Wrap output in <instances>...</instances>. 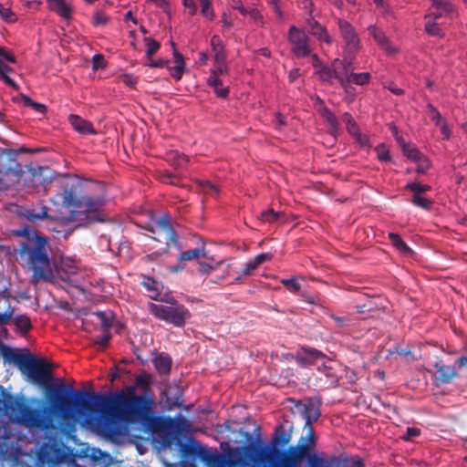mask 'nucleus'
<instances>
[{"instance_id":"1","label":"nucleus","mask_w":467,"mask_h":467,"mask_svg":"<svg viewBox=\"0 0 467 467\" xmlns=\"http://www.w3.org/2000/svg\"><path fill=\"white\" fill-rule=\"evenodd\" d=\"M76 393L80 398L88 396L93 399V402L83 400L80 407L84 410L98 411L100 414L97 425L108 437L120 434L119 423H140L152 434L160 436L163 446H170L175 441V418L154 416L153 400L145 395H137L133 388L110 396L88 391Z\"/></svg>"},{"instance_id":"2","label":"nucleus","mask_w":467,"mask_h":467,"mask_svg":"<svg viewBox=\"0 0 467 467\" xmlns=\"http://www.w3.org/2000/svg\"><path fill=\"white\" fill-rule=\"evenodd\" d=\"M75 391L78 390L64 383L57 385L53 394L49 395L50 408H33L25 400L8 395L5 399V409L19 425L28 430L47 431L55 428L52 415L68 421L76 415L87 417L98 414V411L82 410L80 402L83 400L93 402V399L88 396L80 398Z\"/></svg>"},{"instance_id":"3","label":"nucleus","mask_w":467,"mask_h":467,"mask_svg":"<svg viewBox=\"0 0 467 467\" xmlns=\"http://www.w3.org/2000/svg\"><path fill=\"white\" fill-rule=\"evenodd\" d=\"M14 234L21 237L15 252L21 265L32 272L31 283L36 285L39 281H51L54 275L49 238L29 225L15 230Z\"/></svg>"},{"instance_id":"4","label":"nucleus","mask_w":467,"mask_h":467,"mask_svg":"<svg viewBox=\"0 0 467 467\" xmlns=\"http://www.w3.org/2000/svg\"><path fill=\"white\" fill-rule=\"evenodd\" d=\"M177 449L182 456L177 467H196L197 459L207 467H250V462L243 454L232 456L212 452L208 448L202 446L192 435H190L186 441L177 437Z\"/></svg>"},{"instance_id":"5","label":"nucleus","mask_w":467,"mask_h":467,"mask_svg":"<svg viewBox=\"0 0 467 467\" xmlns=\"http://www.w3.org/2000/svg\"><path fill=\"white\" fill-rule=\"evenodd\" d=\"M1 352L5 361L13 362L29 380L36 383L53 394L57 386L52 385L51 365L44 358H36L32 354L17 353L1 345Z\"/></svg>"},{"instance_id":"6","label":"nucleus","mask_w":467,"mask_h":467,"mask_svg":"<svg viewBox=\"0 0 467 467\" xmlns=\"http://www.w3.org/2000/svg\"><path fill=\"white\" fill-rule=\"evenodd\" d=\"M63 205L71 208L70 218L78 222V226H87L95 222H102L100 212L105 204L103 197H78L72 190L66 189L62 197Z\"/></svg>"},{"instance_id":"7","label":"nucleus","mask_w":467,"mask_h":467,"mask_svg":"<svg viewBox=\"0 0 467 467\" xmlns=\"http://www.w3.org/2000/svg\"><path fill=\"white\" fill-rule=\"evenodd\" d=\"M24 150V148L19 150L0 148V190H7L19 182L23 170L17 157Z\"/></svg>"},{"instance_id":"8","label":"nucleus","mask_w":467,"mask_h":467,"mask_svg":"<svg viewBox=\"0 0 467 467\" xmlns=\"http://www.w3.org/2000/svg\"><path fill=\"white\" fill-rule=\"evenodd\" d=\"M340 35L345 42L344 59L353 60L361 48L360 38L355 27L343 18L337 19Z\"/></svg>"},{"instance_id":"9","label":"nucleus","mask_w":467,"mask_h":467,"mask_svg":"<svg viewBox=\"0 0 467 467\" xmlns=\"http://www.w3.org/2000/svg\"><path fill=\"white\" fill-rule=\"evenodd\" d=\"M152 234V238L158 242L170 244L175 243V231L171 223V218L168 214H163L158 218H152L145 227Z\"/></svg>"},{"instance_id":"10","label":"nucleus","mask_w":467,"mask_h":467,"mask_svg":"<svg viewBox=\"0 0 467 467\" xmlns=\"http://www.w3.org/2000/svg\"><path fill=\"white\" fill-rule=\"evenodd\" d=\"M193 403L185 404L183 394L180 390V387L177 385V408L181 410L177 413V437L182 434H192V422L188 419L189 411L192 409Z\"/></svg>"},{"instance_id":"11","label":"nucleus","mask_w":467,"mask_h":467,"mask_svg":"<svg viewBox=\"0 0 467 467\" xmlns=\"http://www.w3.org/2000/svg\"><path fill=\"white\" fill-rule=\"evenodd\" d=\"M288 40L292 45V52L296 57H306L310 55L308 37L306 33L291 26L288 32Z\"/></svg>"},{"instance_id":"12","label":"nucleus","mask_w":467,"mask_h":467,"mask_svg":"<svg viewBox=\"0 0 467 467\" xmlns=\"http://www.w3.org/2000/svg\"><path fill=\"white\" fill-rule=\"evenodd\" d=\"M346 61L345 59L340 60L336 58L332 61L330 66L325 65L315 74L318 76L323 83L331 85L333 84V79H337L342 86Z\"/></svg>"},{"instance_id":"13","label":"nucleus","mask_w":467,"mask_h":467,"mask_svg":"<svg viewBox=\"0 0 467 467\" xmlns=\"http://www.w3.org/2000/svg\"><path fill=\"white\" fill-rule=\"evenodd\" d=\"M8 63L15 64V56L6 48L0 47V78L4 81L5 85L17 88V83L15 80L16 74L9 67Z\"/></svg>"},{"instance_id":"14","label":"nucleus","mask_w":467,"mask_h":467,"mask_svg":"<svg viewBox=\"0 0 467 467\" xmlns=\"http://www.w3.org/2000/svg\"><path fill=\"white\" fill-rule=\"evenodd\" d=\"M211 47L213 53V60L215 67H217V71H220L221 74L227 73L228 67L226 64L224 45L219 36L214 35L212 36Z\"/></svg>"},{"instance_id":"15","label":"nucleus","mask_w":467,"mask_h":467,"mask_svg":"<svg viewBox=\"0 0 467 467\" xmlns=\"http://www.w3.org/2000/svg\"><path fill=\"white\" fill-rule=\"evenodd\" d=\"M315 109L319 115L325 119L329 127V133L333 136H337L339 132V122L336 115L325 105L324 101L316 97L315 99Z\"/></svg>"},{"instance_id":"16","label":"nucleus","mask_w":467,"mask_h":467,"mask_svg":"<svg viewBox=\"0 0 467 467\" xmlns=\"http://www.w3.org/2000/svg\"><path fill=\"white\" fill-rule=\"evenodd\" d=\"M49 207L43 203H37L25 208L21 212V216L30 223H36L41 220H51L52 216L48 214Z\"/></svg>"},{"instance_id":"17","label":"nucleus","mask_w":467,"mask_h":467,"mask_svg":"<svg viewBox=\"0 0 467 467\" xmlns=\"http://www.w3.org/2000/svg\"><path fill=\"white\" fill-rule=\"evenodd\" d=\"M352 65V60L348 59L345 64L344 78L342 88H346L349 84L358 86H364L369 83L371 75L368 72L354 73L349 72V67Z\"/></svg>"},{"instance_id":"18","label":"nucleus","mask_w":467,"mask_h":467,"mask_svg":"<svg viewBox=\"0 0 467 467\" xmlns=\"http://www.w3.org/2000/svg\"><path fill=\"white\" fill-rule=\"evenodd\" d=\"M150 312L158 317L171 324H175V306L173 304H154L149 306Z\"/></svg>"},{"instance_id":"19","label":"nucleus","mask_w":467,"mask_h":467,"mask_svg":"<svg viewBox=\"0 0 467 467\" xmlns=\"http://www.w3.org/2000/svg\"><path fill=\"white\" fill-rule=\"evenodd\" d=\"M370 35L374 38L375 42L388 54L392 55L398 52V49L392 46L389 38L385 35V33L378 28L376 26H369L368 27Z\"/></svg>"},{"instance_id":"20","label":"nucleus","mask_w":467,"mask_h":467,"mask_svg":"<svg viewBox=\"0 0 467 467\" xmlns=\"http://www.w3.org/2000/svg\"><path fill=\"white\" fill-rule=\"evenodd\" d=\"M313 10L309 11V18H307V25L309 26V33L317 38L319 41H324L326 44L330 45L332 39L326 28V26L319 24L314 19L312 16Z\"/></svg>"},{"instance_id":"21","label":"nucleus","mask_w":467,"mask_h":467,"mask_svg":"<svg viewBox=\"0 0 467 467\" xmlns=\"http://www.w3.org/2000/svg\"><path fill=\"white\" fill-rule=\"evenodd\" d=\"M303 416L305 419L306 426L312 425L313 422L317 421L321 415V401L308 400L304 403Z\"/></svg>"},{"instance_id":"22","label":"nucleus","mask_w":467,"mask_h":467,"mask_svg":"<svg viewBox=\"0 0 467 467\" xmlns=\"http://www.w3.org/2000/svg\"><path fill=\"white\" fill-rule=\"evenodd\" d=\"M68 121L73 129L82 135L96 134L97 131L93 127V124L82 119L80 116L76 114H70L68 116Z\"/></svg>"},{"instance_id":"23","label":"nucleus","mask_w":467,"mask_h":467,"mask_svg":"<svg viewBox=\"0 0 467 467\" xmlns=\"http://www.w3.org/2000/svg\"><path fill=\"white\" fill-rule=\"evenodd\" d=\"M325 355L316 348H303L302 354L296 357V363L301 367H309L318 359H323Z\"/></svg>"},{"instance_id":"24","label":"nucleus","mask_w":467,"mask_h":467,"mask_svg":"<svg viewBox=\"0 0 467 467\" xmlns=\"http://www.w3.org/2000/svg\"><path fill=\"white\" fill-rule=\"evenodd\" d=\"M437 373L438 375L434 379L437 386L449 384L458 377L456 368L451 365H445L444 367H441Z\"/></svg>"},{"instance_id":"25","label":"nucleus","mask_w":467,"mask_h":467,"mask_svg":"<svg viewBox=\"0 0 467 467\" xmlns=\"http://www.w3.org/2000/svg\"><path fill=\"white\" fill-rule=\"evenodd\" d=\"M367 308H368V318H376L379 317L382 313L385 312V306H383V300L379 297L378 298H368L366 300Z\"/></svg>"},{"instance_id":"26","label":"nucleus","mask_w":467,"mask_h":467,"mask_svg":"<svg viewBox=\"0 0 467 467\" xmlns=\"http://www.w3.org/2000/svg\"><path fill=\"white\" fill-rule=\"evenodd\" d=\"M49 7L65 19H69L72 7L65 0H48Z\"/></svg>"},{"instance_id":"27","label":"nucleus","mask_w":467,"mask_h":467,"mask_svg":"<svg viewBox=\"0 0 467 467\" xmlns=\"http://www.w3.org/2000/svg\"><path fill=\"white\" fill-rule=\"evenodd\" d=\"M144 42L146 45V55L149 57V64L151 67H162L164 65V61L155 62L150 57L157 52L160 48V44L150 37H145Z\"/></svg>"},{"instance_id":"28","label":"nucleus","mask_w":467,"mask_h":467,"mask_svg":"<svg viewBox=\"0 0 467 467\" xmlns=\"http://www.w3.org/2000/svg\"><path fill=\"white\" fill-rule=\"evenodd\" d=\"M388 237L391 244L402 254L410 255L413 251L408 244L401 239V237L395 233H389Z\"/></svg>"},{"instance_id":"29","label":"nucleus","mask_w":467,"mask_h":467,"mask_svg":"<svg viewBox=\"0 0 467 467\" xmlns=\"http://www.w3.org/2000/svg\"><path fill=\"white\" fill-rule=\"evenodd\" d=\"M171 358L169 356H165L163 354L157 356L153 359V364L157 371L161 375H165L171 371Z\"/></svg>"},{"instance_id":"30","label":"nucleus","mask_w":467,"mask_h":467,"mask_svg":"<svg viewBox=\"0 0 467 467\" xmlns=\"http://www.w3.org/2000/svg\"><path fill=\"white\" fill-rule=\"evenodd\" d=\"M201 255L205 256V248L203 244L193 249L181 251L180 254H177V257L181 261L191 262L198 259Z\"/></svg>"},{"instance_id":"31","label":"nucleus","mask_w":467,"mask_h":467,"mask_svg":"<svg viewBox=\"0 0 467 467\" xmlns=\"http://www.w3.org/2000/svg\"><path fill=\"white\" fill-rule=\"evenodd\" d=\"M398 142L401 146L404 155L410 160L416 161L421 158L422 154L416 146L406 143L401 138H398Z\"/></svg>"},{"instance_id":"32","label":"nucleus","mask_w":467,"mask_h":467,"mask_svg":"<svg viewBox=\"0 0 467 467\" xmlns=\"http://www.w3.org/2000/svg\"><path fill=\"white\" fill-rule=\"evenodd\" d=\"M285 217L284 213L275 212L273 209H267L260 213L258 218L264 223H275Z\"/></svg>"},{"instance_id":"33","label":"nucleus","mask_w":467,"mask_h":467,"mask_svg":"<svg viewBox=\"0 0 467 467\" xmlns=\"http://www.w3.org/2000/svg\"><path fill=\"white\" fill-rule=\"evenodd\" d=\"M425 32L431 36H438L443 38L445 34L440 27L439 24L435 21L428 20L424 26Z\"/></svg>"},{"instance_id":"34","label":"nucleus","mask_w":467,"mask_h":467,"mask_svg":"<svg viewBox=\"0 0 467 467\" xmlns=\"http://www.w3.org/2000/svg\"><path fill=\"white\" fill-rule=\"evenodd\" d=\"M15 325L23 333H27L32 328L30 318L26 315H19L14 318Z\"/></svg>"},{"instance_id":"35","label":"nucleus","mask_w":467,"mask_h":467,"mask_svg":"<svg viewBox=\"0 0 467 467\" xmlns=\"http://www.w3.org/2000/svg\"><path fill=\"white\" fill-rule=\"evenodd\" d=\"M21 99H22L24 106L32 108L36 113H38L40 115L46 114V112H47L46 105H44L42 103L35 102L30 98H28L26 96H22Z\"/></svg>"},{"instance_id":"36","label":"nucleus","mask_w":467,"mask_h":467,"mask_svg":"<svg viewBox=\"0 0 467 467\" xmlns=\"http://www.w3.org/2000/svg\"><path fill=\"white\" fill-rule=\"evenodd\" d=\"M94 315L99 318L103 330H109L112 327V315L102 311H97Z\"/></svg>"},{"instance_id":"37","label":"nucleus","mask_w":467,"mask_h":467,"mask_svg":"<svg viewBox=\"0 0 467 467\" xmlns=\"http://www.w3.org/2000/svg\"><path fill=\"white\" fill-rule=\"evenodd\" d=\"M191 317L190 311L182 305L177 303V327H183Z\"/></svg>"},{"instance_id":"38","label":"nucleus","mask_w":467,"mask_h":467,"mask_svg":"<svg viewBox=\"0 0 467 467\" xmlns=\"http://www.w3.org/2000/svg\"><path fill=\"white\" fill-rule=\"evenodd\" d=\"M110 17L102 10H97L92 16V25L95 26H106Z\"/></svg>"},{"instance_id":"39","label":"nucleus","mask_w":467,"mask_h":467,"mask_svg":"<svg viewBox=\"0 0 467 467\" xmlns=\"http://www.w3.org/2000/svg\"><path fill=\"white\" fill-rule=\"evenodd\" d=\"M343 121L346 124L347 130L350 135L357 134L359 130L358 125L355 121V119L352 118V116L346 112L342 116Z\"/></svg>"},{"instance_id":"40","label":"nucleus","mask_w":467,"mask_h":467,"mask_svg":"<svg viewBox=\"0 0 467 467\" xmlns=\"http://www.w3.org/2000/svg\"><path fill=\"white\" fill-rule=\"evenodd\" d=\"M201 5V14L202 16L213 20L215 17L213 9L212 7V0H199Z\"/></svg>"},{"instance_id":"41","label":"nucleus","mask_w":467,"mask_h":467,"mask_svg":"<svg viewBox=\"0 0 467 467\" xmlns=\"http://www.w3.org/2000/svg\"><path fill=\"white\" fill-rule=\"evenodd\" d=\"M411 202L415 206L420 207L427 211L431 210L432 207V204H433L432 201H431L425 197H422L420 194H414L411 199Z\"/></svg>"},{"instance_id":"42","label":"nucleus","mask_w":467,"mask_h":467,"mask_svg":"<svg viewBox=\"0 0 467 467\" xmlns=\"http://www.w3.org/2000/svg\"><path fill=\"white\" fill-rule=\"evenodd\" d=\"M432 6L444 13L450 14L454 11V5L447 0H431Z\"/></svg>"},{"instance_id":"43","label":"nucleus","mask_w":467,"mask_h":467,"mask_svg":"<svg viewBox=\"0 0 467 467\" xmlns=\"http://www.w3.org/2000/svg\"><path fill=\"white\" fill-rule=\"evenodd\" d=\"M406 190H410L414 192V194L423 193L431 190V186L427 184H421L416 182H410L405 186Z\"/></svg>"},{"instance_id":"44","label":"nucleus","mask_w":467,"mask_h":467,"mask_svg":"<svg viewBox=\"0 0 467 467\" xmlns=\"http://www.w3.org/2000/svg\"><path fill=\"white\" fill-rule=\"evenodd\" d=\"M111 339V334L109 330H104V333L101 336H98L94 338L93 342L95 345L99 346L100 348H105L109 346V341Z\"/></svg>"},{"instance_id":"45","label":"nucleus","mask_w":467,"mask_h":467,"mask_svg":"<svg viewBox=\"0 0 467 467\" xmlns=\"http://www.w3.org/2000/svg\"><path fill=\"white\" fill-rule=\"evenodd\" d=\"M329 317L335 321L337 328H345L351 326V319L348 317H339L334 314H329Z\"/></svg>"},{"instance_id":"46","label":"nucleus","mask_w":467,"mask_h":467,"mask_svg":"<svg viewBox=\"0 0 467 467\" xmlns=\"http://www.w3.org/2000/svg\"><path fill=\"white\" fill-rule=\"evenodd\" d=\"M282 285L290 292L296 293L300 290L301 285L295 278L282 279Z\"/></svg>"},{"instance_id":"47","label":"nucleus","mask_w":467,"mask_h":467,"mask_svg":"<svg viewBox=\"0 0 467 467\" xmlns=\"http://www.w3.org/2000/svg\"><path fill=\"white\" fill-rule=\"evenodd\" d=\"M0 17L8 23H12L16 20V14L10 8L4 7L1 4H0Z\"/></svg>"},{"instance_id":"48","label":"nucleus","mask_w":467,"mask_h":467,"mask_svg":"<svg viewBox=\"0 0 467 467\" xmlns=\"http://www.w3.org/2000/svg\"><path fill=\"white\" fill-rule=\"evenodd\" d=\"M428 115L432 121L435 122V125H440L442 121L441 113L438 109L431 103L427 105Z\"/></svg>"},{"instance_id":"49","label":"nucleus","mask_w":467,"mask_h":467,"mask_svg":"<svg viewBox=\"0 0 467 467\" xmlns=\"http://www.w3.org/2000/svg\"><path fill=\"white\" fill-rule=\"evenodd\" d=\"M415 161L418 162V165L416 168V171L418 173L424 174L431 168V161L424 155H421V158L419 160H416Z\"/></svg>"},{"instance_id":"50","label":"nucleus","mask_w":467,"mask_h":467,"mask_svg":"<svg viewBox=\"0 0 467 467\" xmlns=\"http://www.w3.org/2000/svg\"><path fill=\"white\" fill-rule=\"evenodd\" d=\"M14 315V308L10 303H8L4 313H0V326L7 325Z\"/></svg>"},{"instance_id":"51","label":"nucleus","mask_w":467,"mask_h":467,"mask_svg":"<svg viewBox=\"0 0 467 467\" xmlns=\"http://www.w3.org/2000/svg\"><path fill=\"white\" fill-rule=\"evenodd\" d=\"M219 75H222L220 71H217V67L215 65L213 66V69H212L211 75L207 79V84L212 87L217 88L218 86L222 85Z\"/></svg>"},{"instance_id":"52","label":"nucleus","mask_w":467,"mask_h":467,"mask_svg":"<svg viewBox=\"0 0 467 467\" xmlns=\"http://www.w3.org/2000/svg\"><path fill=\"white\" fill-rule=\"evenodd\" d=\"M218 265H220V263L216 264V265H212L205 262H198V269L197 270L201 275H209L213 270H215Z\"/></svg>"},{"instance_id":"53","label":"nucleus","mask_w":467,"mask_h":467,"mask_svg":"<svg viewBox=\"0 0 467 467\" xmlns=\"http://www.w3.org/2000/svg\"><path fill=\"white\" fill-rule=\"evenodd\" d=\"M304 429L306 431V439L307 440L308 443H302V445H308L309 449H310L316 443L314 429H313L312 425L306 426V424H304ZM297 445H301V443H298Z\"/></svg>"},{"instance_id":"54","label":"nucleus","mask_w":467,"mask_h":467,"mask_svg":"<svg viewBox=\"0 0 467 467\" xmlns=\"http://www.w3.org/2000/svg\"><path fill=\"white\" fill-rule=\"evenodd\" d=\"M378 159L380 161H388L390 160L389 151L384 144H380L376 148Z\"/></svg>"},{"instance_id":"55","label":"nucleus","mask_w":467,"mask_h":467,"mask_svg":"<svg viewBox=\"0 0 467 467\" xmlns=\"http://www.w3.org/2000/svg\"><path fill=\"white\" fill-rule=\"evenodd\" d=\"M93 69H102L106 67V60L102 55H95L92 58Z\"/></svg>"},{"instance_id":"56","label":"nucleus","mask_w":467,"mask_h":467,"mask_svg":"<svg viewBox=\"0 0 467 467\" xmlns=\"http://www.w3.org/2000/svg\"><path fill=\"white\" fill-rule=\"evenodd\" d=\"M420 434V430L415 427H408L406 433L402 436L403 441H410L412 438L418 437Z\"/></svg>"},{"instance_id":"57","label":"nucleus","mask_w":467,"mask_h":467,"mask_svg":"<svg viewBox=\"0 0 467 467\" xmlns=\"http://www.w3.org/2000/svg\"><path fill=\"white\" fill-rule=\"evenodd\" d=\"M141 285L144 286L148 291L157 290L156 281L150 276H144L143 281L141 282Z\"/></svg>"},{"instance_id":"58","label":"nucleus","mask_w":467,"mask_h":467,"mask_svg":"<svg viewBox=\"0 0 467 467\" xmlns=\"http://www.w3.org/2000/svg\"><path fill=\"white\" fill-rule=\"evenodd\" d=\"M185 61L182 54L177 52V80H179L182 77V74L184 70Z\"/></svg>"},{"instance_id":"59","label":"nucleus","mask_w":467,"mask_h":467,"mask_svg":"<svg viewBox=\"0 0 467 467\" xmlns=\"http://www.w3.org/2000/svg\"><path fill=\"white\" fill-rule=\"evenodd\" d=\"M429 363L437 371L440 370L441 367H444L445 364L443 363V360L439 356H429Z\"/></svg>"},{"instance_id":"60","label":"nucleus","mask_w":467,"mask_h":467,"mask_svg":"<svg viewBox=\"0 0 467 467\" xmlns=\"http://www.w3.org/2000/svg\"><path fill=\"white\" fill-rule=\"evenodd\" d=\"M202 190L206 194L216 195L218 193L217 187L210 182H205L202 184Z\"/></svg>"},{"instance_id":"61","label":"nucleus","mask_w":467,"mask_h":467,"mask_svg":"<svg viewBox=\"0 0 467 467\" xmlns=\"http://www.w3.org/2000/svg\"><path fill=\"white\" fill-rule=\"evenodd\" d=\"M257 267L258 266L256 265L254 261L252 259L244 265V266L242 270V273L244 275H251Z\"/></svg>"},{"instance_id":"62","label":"nucleus","mask_w":467,"mask_h":467,"mask_svg":"<svg viewBox=\"0 0 467 467\" xmlns=\"http://www.w3.org/2000/svg\"><path fill=\"white\" fill-rule=\"evenodd\" d=\"M182 4L184 7L188 9V13L191 16L196 14L197 6L194 0H182Z\"/></svg>"},{"instance_id":"63","label":"nucleus","mask_w":467,"mask_h":467,"mask_svg":"<svg viewBox=\"0 0 467 467\" xmlns=\"http://www.w3.org/2000/svg\"><path fill=\"white\" fill-rule=\"evenodd\" d=\"M247 15L250 16L252 19H254L255 22H260L261 25H264L263 21V16L261 15L260 11L257 8H251L247 10Z\"/></svg>"},{"instance_id":"64","label":"nucleus","mask_w":467,"mask_h":467,"mask_svg":"<svg viewBox=\"0 0 467 467\" xmlns=\"http://www.w3.org/2000/svg\"><path fill=\"white\" fill-rule=\"evenodd\" d=\"M272 259V255L268 253H263L260 254H257L253 260L256 264L257 266L265 263V261H269Z\"/></svg>"}]
</instances>
